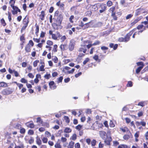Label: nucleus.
Instances as JSON below:
<instances>
[{"mask_svg": "<svg viewBox=\"0 0 148 148\" xmlns=\"http://www.w3.org/2000/svg\"><path fill=\"white\" fill-rule=\"evenodd\" d=\"M13 89L9 87L3 89L1 92V93L3 95H8L12 93Z\"/></svg>", "mask_w": 148, "mask_h": 148, "instance_id": "obj_1", "label": "nucleus"}, {"mask_svg": "<svg viewBox=\"0 0 148 148\" xmlns=\"http://www.w3.org/2000/svg\"><path fill=\"white\" fill-rule=\"evenodd\" d=\"M15 1H14L12 4H10L11 7L13 9V10L12 11V14L14 15L16 14L17 13V12H21L20 10L18 8L14 5Z\"/></svg>", "mask_w": 148, "mask_h": 148, "instance_id": "obj_2", "label": "nucleus"}, {"mask_svg": "<svg viewBox=\"0 0 148 148\" xmlns=\"http://www.w3.org/2000/svg\"><path fill=\"white\" fill-rule=\"evenodd\" d=\"M62 16L61 14H59L56 20V22L57 23H54V24L56 26H59L60 28H61L62 27L60 25L61 23L62 20Z\"/></svg>", "mask_w": 148, "mask_h": 148, "instance_id": "obj_3", "label": "nucleus"}, {"mask_svg": "<svg viewBox=\"0 0 148 148\" xmlns=\"http://www.w3.org/2000/svg\"><path fill=\"white\" fill-rule=\"evenodd\" d=\"M142 12L145 13L146 12L145 11V9L143 8H138L136 10L135 16H137L140 14Z\"/></svg>", "mask_w": 148, "mask_h": 148, "instance_id": "obj_4", "label": "nucleus"}, {"mask_svg": "<svg viewBox=\"0 0 148 148\" xmlns=\"http://www.w3.org/2000/svg\"><path fill=\"white\" fill-rule=\"evenodd\" d=\"M99 134L103 140H105L108 138L107 134L104 131H100L99 132Z\"/></svg>", "mask_w": 148, "mask_h": 148, "instance_id": "obj_5", "label": "nucleus"}, {"mask_svg": "<svg viewBox=\"0 0 148 148\" xmlns=\"http://www.w3.org/2000/svg\"><path fill=\"white\" fill-rule=\"evenodd\" d=\"M75 45V43L73 40H70L69 46V49L70 51H72L73 50Z\"/></svg>", "mask_w": 148, "mask_h": 148, "instance_id": "obj_6", "label": "nucleus"}, {"mask_svg": "<svg viewBox=\"0 0 148 148\" xmlns=\"http://www.w3.org/2000/svg\"><path fill=\"white\" fill-rule=\"evenodd\" d=\"M105 140L104 142L107 145H110V143L112 141V138L111 136L108 137L107 139Z\"/></svg>", "mask_w": 148, "mask_h": 148, "instance_id": "obj_7", "label": "nucleus"}, {"mask_svg": "<svg viewBox=\"0 0 148 148\" xmlns=\"http://www.w3.org/2000/svg\"><path fill=\"white\" fill-rule=\"evenodd\" d=\"M82 47L79 48V51L80 52H83L84 53H85L86 51V45H82Z\"/></svg>", "mask_w": 148, "mask_h": 148, "instance_id": "obj_8", "label": "nucleus"}, {"mask_svg": "<svg viewBox=\"0 0 148 148\" xmlns=\"http://www.w3.org/2000/svg\"><path fill=\"white\" fill-rule=\"evenodd\" d=\"M100 6L101 9L99 10V12L100 13H102L106 10V6L105 4H102Z\"/></svg>", "mask_w": 148, "mask_h": 148, "instance_id": "obj_9", "label": "nucleus"}, {"mask_svg": "<svg viewBox=\"0 0 148 148\" xmlns=\"http://www.w3.org/2000/svg\"><path fill=\"white\" fill-rule=\"evenodd\" d=\"M103 25V23L101 22H98L92 26L94 27H101Z\"/></svg>", "mask_w": 148, "mask_h": 148, "instance_id": "obj_10", "label": "nucleus"}, {"mask_svg": "<svg viewBox=\"0 0 148 148\" xmlns=\"http://www.w3.org/2000/svg\"><path fill=\"white\" fill-rule=\"evenodd\" d=\"M118 41L120 42H127L128 41V38H126L125 37V38L121 37L119 38L118 39Z\"/></svg>", "mask_w": 148, "mask_h": 148, "instance_id": "obj_11", "label": "nucleus"}, {"mask_svg": "<svg viewBox=\"0 0 148 148\" xmlns=\"http://www.w3.org/2000/svg\"><path fill=\"white\" fill-rule=\"evenodd\" d=\"M147 104L146 101H142L138 103L137 105L142 107L144 106L145 105Z\"/></svg>", "mask_w": 148, "mask_h": 148, "instance_id": "obj_12", "label": "nucleus"}, {"mask_svg": "<svg viewBox=\"0 0 148 148\" xmlns=\"http://www.w3.org/2000/svg\"><path fill=\"white\" fill-rule=\"evenodd\" d=\"M45 16V12L44 11H42L41 12V14L40 15V19L42 21L44 20Z\"/></svg>", "mask_w": 148, "mask_h": 148, "instance_id": "obj_13", "label": "nucleus"}, {"mask_svg": "<svg viewBox=\"0 0 148 148\" xmlns=\"http://www.w3.org/2000/svg\"><path fill=\"white\" fill-rule=\"evenodd\" d=\"M67 45L66 44L62 45L60 46V47L61 50H65L67 49Z\"/></svg>", "mask_w": 148, "mask_h": 148, "instance_id": "obj_14", "label": "nucleus"}, {"mask_svg": "<svg viewBox=\"0 0 148 148\" xmlns=\"http://www.w3.org/2000/svg\"><path fill=\"white\" fill-rule=\"evenodd\" d=\"M8 86L7 84L4 82H0V87H7Z\"/></svg>", "mask_w": 148, "mask_h": 148, "instance_id": "obj_15", "label": "nucleus"}, {"mask_svg": "<svg viewBox=\"0 0 148 148\" xmlns=\"http://www.w3.org/2000/svg\"><path fill=\"white\" fill-rule=\"evenodd\" d=\"M74 144V142L71 141L69 143V145L68 146V148H73Z\"/></svg>", "mask_w": 148, "mask_h": 148, "instance_id": "obj_16", "label": "nucleus"}, {"mask_svg": "<svg viewBox=\"0 0 148 148\" xmlns=\"http://www.w3.org/2000/svg\"><path fill=\"white\" fill-rule=\"evenodd\" d=\"M143 68V66H139L136 70V74H138L142 69Z\"/></svg>", "mask_w": 148, "mask_h": 148, "instance_id": "obj_17", "label": "nucleus"}, {"mask_svg": "<svg viewBox=\"0 0 148 148\" xmlns=\"http://www.w3.org/2000/svg\"><path fill=\"white\" fill-rule=\"evenodd\" d=\"M27 126L31 128H33L34 127V124L33 123L28 122L27 123Z\"/></svg>", "mask_w": 148, "mask_h": 148, "instance_id": "obj_18", "label": "nucleus"}, {"mask_svg": "<svg viewBox=\"0 0 148 148\" xmlns=\"http://www.w3.org/2000/svg\"><path fill=\"white\" fill-rule=\"evenodd\" d=\"M30 48L29 44H27L25 47V50L26 52H28L30 51Z\"/></svg>", "mask_w": 148, "mask_h": 148, "instance_id": "obj_19", "label": "nucleus"}, {"mask_svg": "<svg viewBox=\"0 0 148 148\" xmlns=\"http://www.w3.org/2000/svg\"><path fill=\"white\" fill-rule=\"evenodd\" d=\"M92 23V21L88 23H85L84 25V28H87L89 27V26H91V25H90V24Z\"/></svg>", "mask_w": 148, "mask_h": 148, "instance_id": "obj_20", "label": "nucleus"}, {"mask_svg": "<svg viewBox=\"0 0 148 148\" xmlns=\"http://www.w3.org/2000/svg\"><path fill=\"white\" fill-rule=\"evenodd\" d=\"M71 132V130L68 127H66L64 130V132L66 133H69Z\"/></svg>", "mask_w": 148, "mask_h": 148, "instance_id": "obj_21", "label": "nucleus"}, {"mask_svg": "<svg viewBox=\"0 0 148 148\" xmlns=\"http://www.w3.org/2000/svg\"><path fill=\"white\" fill-rule=\"evenodd\" d=\"M1 24L4 26H5L6 25V23L3 18H2L1 20Z\"/></svg>", "mask_w": 148, "mask_h": 148, "instance_id": "obj_22", "label": "nucleus"}, {"mask_svg": "<svg viewBox=\"0 0 148 148\" xmlns=\"http://www.w3.org/2000/svg\"><path fill=\"white\" fill-rule=\"evenodd\" d=\"M36 142L37 144L39 145L41 144V141L39 138H37Z\"/></svg>", "mask_w": 148, "mask_h": 148, "instance_id": "obj_23", "label": "nucleus"}, {"mask_svg": "<svg viewBox=\"0 0 148 148\" xmlns=\"http://www.w3.org/2000/svg\"><path fill=\"white\" fill-rule=\"evenodd\" d=\"M77 138V135L75 134H74L72 136L70 137V139L73 140H75Z\"/></svg>", "mask_w": 148, "mask_h": 148, "instance_id": "obj_24", "label": "nucleus"}, {"mask_svg": "<svg viewBox=\"0 0 148 148\" xmlns=\"http://www.w3.org/2000/svg\"><path fill=\"white\" fill-rule=\"evenodd\" d=\"M136 64L137 66H143V67L144 66V65L143 63L142 62H137Z\"/></svg>", "mask_w": 148, "mask_h": 148, "instance_id": "obj_25", "label": "nucleus"}, {"mask_svg": "<svg viewBox=\"0 0 148 148\" xmlns=\"http://www.w3.org/2000/svg\"><path fill=\"white\" fill-rule=\"evenodd\" d=\"M97 141L93 139L91 141V144L92 146H94L96 143Z\"/></svg>", "mask_w": 148, "mask_h": 148, "instance_id": "obj_26", "label": "nucleus"}, {"mask_svg": "<svg viewBox=\"0 0 148 148\" xmlns=\"http://www.w3.org/2000/svg\"><path fill=\"white\" fill-rule=\"evenodd\" d=\"M52 59L54 63H56L57 62L58 58L56 56H54L52 57Z\"/></svg>", "mask_w": 148, "mask_h": 148, "instance_id": "obj_27", "label": "nucleus"}, {"mask_svg": "<svg viewBox=\"0 0 148 148\" xmlns=\"http://www.w3.org/2000/svg\"><path fill=\"white\" fill-rule=\"evenodd\" d=\"M26 16L25 18L23 20V22L24 23H28L29 21H28V18H27Z\"/></svg>", "mask_w": 148, "mask_h": 148, "instance_id": "obj_28", "label": "nucleus"}, {"mask_svg": "<svg viewBox=\"0 0 148 148\" xmlns=\"http://www.w3.org/2000/svg\"><path fill=\"white\" fill-rule=\"evenodd\" d=\"M89 60L90 59L89 58H86L83 62V64L84 65L86 64Z\"/></svg>", "mask_w": 148, "mask_h": 148, "instance_id": "obj_29", "label": "nucleus"}, {"mask_svg": "<svg viewBox=\"0 0 148 148\" xmlns=\"http://www.w3.org/2000/svg\"><path fill=\"white\" fill-rule=\"evenodd\" d=\"M36 34L37 35L39 31V27L38 25H36Z\"/></svg>", "mask_w": 148, "mask_h": 148, "instance_id": "obj_30", "label": "nucleus"}, {"mask_svg": "<svg viewBox=\"0 0 148 148\" xmlns=\"http://www.w3.org/2000/svg\"><path fill=\"white\" fill-rule=\"evenodd\" d=\"M64 119L66 121V122L67 123H69L70 122V120L69 117L67 116H64Z\"/></svg>", "mask_w": 148, "mask_h": 148, "instance_id": "obj_31", "label": "nucleus"}, {"mask_svg": "<svg viewBox=\"0 0 148 148\" xmlns=\"http://www.w3.org/2000/svg\"><path fill=\"white\" fill-rule=\"evenodd\" d=\"M132 82L131 81L128 82V83L127 84V87H131L132 86Z\"/></svg>", "mask_w": 148, "mask_h": 148, "instance_id": "obj_32", "label": "nucleus"}, {"mask_svg": "<svg viewBox=\"0 0 148 148\" xmlns=\"http://www.w3.org/2000/svg\"><path fill=\"white\" fill-rule=\"evenodd\" d=\"M45 65H42L40 67V70L41 71H45V69H44Z\"/></svg>", "mask_w": 148, "mask_h": 148, "instance_id": "obj_33", "label": "nucleus"}, {"mask_svg": "<svg viewBox=\"0 0 148 148\" xmlns=\"http://www.w3.org/2000/svg\"><path fill=\"white\" fill-rule=\"evenodd\" d=\"M39 62L38 60H36L34 61L33 62V66L34 67H36L37 65V64L38 62Z\"/></svg>", "mask_w": 148, "mask_h": 148, "instance_id": "obj_34", "label": "nucleus"}, {"mask_svg": "<svg viewBox=\"0 0 148 148\" xmlns=\"http://www.w3.org/2000/svg\"><path fill=\"white\" fill-rule=\"evenodd\" d=\"M82 126L80 125H78L75 127V129L77 130H79L81 129Z\"/></svg>", "mask_w": 148, "mask_h": 148, "instance_id": "obj_35", "label": "nucleus"}, {"mask_svg": "<svg viewBox=\"0 0 148 148\" xmlns=\"http://www.w3.org/2000/svg\"><path fill=\"white\" fill-rule=\"evenodd\" d=\"M21 82L23 83H27V81L24 78H22L21 80Z\"/></svg>", "mask_w": 148, "mask_h": 148, "instance_id": "obj_36", "label": "nucleus"}, {"mask_svg": "<svg viewBox=\"0 0 148 148\" xmlns=\"http://www.w3.org/2000/svg\"><path fill=\"white\" fill-rule=\"evenodd\" d=\"M96 123L98 124V127H99L101 128L103 126V125L101 123H98V121H96Z\"/></svg>", "mask_w": 148, "mask_h": 148, "instance_id": "obj_37", "label": "nucleus"}, {"mask_svg": "<svg viewBox=\"0 0 148 148\" xmlns=\"http://www.w3.org/2000/svg\"><path fill=\"white\" fill-rule=\"evenodd\" d=\"M47 45H48L49 46H51L53 44V42L50 40H48L47 41Z\"/></svg>", "mask_w": 148, "mask_h": 148, "instance_id": "obj_38", "label": "nucleus"}, {"mask_svg": "<svg viewBox=\"0 0 148 148\" xmlns=\"http://www.w3.org/2000/svg\"><path fill=\"white\" fill-rule=\"evenodd\" d=\"M63 77L62 76H60L59 77V78H58V83H59L60 82H61L62 81V80L63 79Z\"/></svg>", "mask_w": 148, "mask_h": 148, "instance_id": "obj_39", "label": "nucleus"}, {"mask_svg": "<svg viewBox=\"0 0 148 148\" xmlns=\"http://www.w3.org/2000/svg\"><path fill=\"white\" fill-rule=\"evenodd\" d=\"M55 148H61V147L60 144L56 143L55 144Z\"/></svg>", "mask_w": 148, "mask_h": 148, "instance_id": "obj_40", "label": "nucleus"}, {"mask_svg": "<svg viewBox=\"0 0 148 148\" xmlns=\"http://www.w3.org/2000/svg\"><path fill=\"white\" fill-rule=\"evenodd\" d=\"M96 119L98 121H100L101 120V119L102 118V117L101 116H99L98 115H97L95 117Z\"/></svg>", "mask_w": 148, "mask_h": 148, "instance_id": "obj_41", "label": "nucleus"}, {"mask_svg": "<svg viewBox=\"0 0 148 148\" xmlns=\"http://www.w3.org/2000/svg\"><path fill=\"white\" fill-rule=\"evenodd\" d=\"M130 138L129 135H125L123 136V138L125 140H128Z\"/></svg>", "mask_w": 148, "mask_h": 148, "instance_id": "obj_42", "label": "nucleus"}, {"mask_svg": "<svg viewBox=\"0 0 148 148\" xmlns=\"http://www.w3.org/2000/svg\"><path fill=\"white\" fill-rule=\"evenodd\" d=\"M91 142V140L89 138H87L86 139V142L88 145H90V144Z\"/></svg>", "mask_w": 148, "mask_h": 148, "instance_id": "obj_43", "label": "nucleus"}, {"mask_svg": "<svg viewBox=\"0 0 148 148\" xmlns=\"http://www.w3.org/2000/svg\"><path fill=\"white\" fill-rule=\"evenodd\" d=\"M75 69L74 68L72 69L71 70L67 71L69 74H72L74 72Z\"/></svg>", "mask_w": 148, "mask_h": 148, "instance_id": "obj_44", "label": "nucleus"}, {"mask_svg": "<svg viewBox=\"0 0 148 148\" xmlns=\"http://www.w3.org/2000/svg\"><path fill=\"white\" fill-rule=\"evenodd\" d=\"M25 129L24 128H21L20 129V132L21 134H24L25 132Z\"/></svg>", "mask_w": 148, "mask_h": 148, "instance_id": "obj_45", "label": "nucleus"}, {"mask_svg": "<svg viewBox=\"0 0 148 148\" xmlns=\"http://www.w3.org/2000/svg\"><path fill=\"white\" fill-rule=\"evenodd\" d=\"M75 148H80V145L79 143H77L75 145Z\"/></svg>", "mask_w": 148, "mask_h": 148, "instance_id": "obj_46", "label": "nucleus"}, {"mask_svg": "<svg viewBox=\"0 0 148 148\" xmlns=\"http://www.w3.org/2000/svg\"><path fill=\"white\" fill-rule=\"evenodd\" d=\"M131 35V34L130 33V32L128 33L125 36L126 38H128V41H129L130 40V36Z\"/></svg>", "mask_w": 148, "mask_h": 148, "instance_id": "obj_47", "label": "nucleus"}, {"mask_svg": "<svg viewBox=\"0 0 148 148\" xmlns=\"http://www.w3.org/2000/svg\"><path fill=\"white\" fill-rule=\"evenodd\" d=\"M34 132L33 131L31 130H29L28 132V134L29 135H33V134Z\"/></svg>", "mask_w": 148, "mask_h": 148, "instance_id": "obj_48", "label": "nucleus"}, {"mask_svg": "<svg viewBox=\"0 0 148 148\" xmlns=\"http://www.w3.org/2000/svg\"><path fill=\"white\" fill-rule=\"evenodd\" d=\"M57 45H54V47H53V51L54 52H57Z\"/></svg>", "mask_w": 148, "mask_h": 148, "instance_id": "obj_49", "label": "nucleus"}, {"mask_svg": "<svg viewBox=\"0 0 148 148\" xmlns=\"http://www.w3.org/2000/svg\"><path fill=\"white\" fill-rule=\"evenodd\" d=\"M133 16V15L131 14L128 15L126 17V19H128L131 18Z\"/></svg>", "mask_w": 148, "mask_h": 148, "instance_id": "obj_50", "label": "nucleus"}, {"mask_svg": "<svg viewBox=\"0 0 148 148\" xmlns=\"http://www.w3.org/2000/svg\"><path fill=\"white\" fill-rule=\"evenodd\" d=\"M93 58L95 61H97L98 60V56L97 55H95L93 57Z\"/></svg>", "mask_w": 148, "mask_h": 148, "instance_id": "obj_51", "label": "nucleus"}, {"mask_svg": "<svg viewBox=\"0 0 148 148\" xmlns=\"http://www.w3.org/2000/svg\"><path fill=\"white\" fill-rule=\"evenodd\" d=\"M47 140H48L47 138L45 137L43 138L42 139L43 142L44 143H47Z\"/></svg>", "mask_w": 148, "mask_h": 148, "instance_id": "obj_52", "label": "nucleus"}, {"mask_svg": "<svg viewBox=\"0 0 148 148\" xmlns=\"http://www.w3.org/2000/svg\"><path fill=\"white\" fill-rule=\"evenodd\" d=\"M45 32L42 31L40 34V37L41 38H43L45 36Z\"/></svg>", "mask_w": 148, "mask_h": 148, "instance_id": "obj_53", "label": "nucleus"}, {"mask_svg": "<svg viewBox=\"0 0 148 148\" xmlns=\"http://www.w3.org/2000/svg\"><path fill=\"white\" fill-rule=\"evenodd\" d=\"M23 8L24 11H27V6L25 3H24L23 5Z\"/></svg>", "mask_w": 148, "mask_h": 148, "instance_id": "obj_54", "label": "nucleus"}, {"mask_svg": "<svg viewBox=\"0 0 148 148\" xmlns=\"http://www.w3.org/2000/svg\"><path fill=\"white\" fill-rule=\"evenodd\" d=\"M42 121L40 117H38L37 119V122H39L40 123H41L42 122Z\"/></svg>", "mask_w": 148, "mask_h": 148, "instance_id": "obj_55", "label": "nucleus"}, {"mask_svg": "<svg viewBox=\"0 0 148 148\" xmlns=\"http://www.w3.org/2000/svg\"><path fill=\"white\" fill-rule=\"evenodd\" d=\"M143 27V25H138L137 27V29L138 30H140Z\"/></svg>", "mask_w": 148, "mask_h": 148, "instance_id": "obj_56", "label": "nucleus"}, {"mask_svg": "<svg viewBox=\"0 0 148 148\" xmlns=\"http://www.w3.org/2000/svg\"><path fill=\"white\" fill-rule=\"evenodd\" d=\"M112 2L111 1H108L107 2V5L108 6L110 7L112 5Z\"/></svg>", "mask_w": 148, "mask_h": 148, "instance_id": "obj_57", "label": "nucleus"}, {"mask_svg": "<svg viewBox=\"0 0 148 148\" xmlns=\"http://www.w3.org/2000/svg\"><path fill=\"white\" fill-rule=\"evenodd\" d=\"M115 7L114 6H112V7L110 9L109 11L110 12L111 11V12H114L115 10Z\"/></svg>", "mask_w": 148, "mask_h": 148, "instance_id": "obj_58", "label": "nucleus"}, {"mask_svg": "<svg viewBox=\"0 0 148 148\" xmlns=\"http://www.w3.org/2000/svg\"><path fill=\"white\" fill-rule=\"evenodd\" d=\"M101 49L102 50H108V48L105 46H102L101 47Z\"/></svg>", "mask_w": 148, "mask_h": 148, "instance_id": "obj_59", "label": "nucleus"}, {"mask_svg": "<svg viewBox=\"0 0 148 148\" xmlns=\"http://www.w3.org/2000/svg\"><path fill=\"white\" fill-rule=\"evenodd\" d=\"M44 77L46 79H48L50 77V74H46L44 76Z\"/></svg>", "mask_w": 148, "mask_h": 148, "instance_id": "obj_60", "label": "nucleus"}, {"mask_svg": "<svg viewBox=\"0 0 148 148\" xmlns=\"http://www.w3.org/2000/svg\"><path fill=\"white\" fill-rule=\"evenodd\" d=\"M82 74V73L81 72H80L79 73L76 74L75 75V77L76 78H77L78 77H79V76L81 75Z\"/></svg>", "mask_w": 148, "mask_h": 148, "instance_id": "obj_61", "label": "nucleus"}, {"mask_svg": "<svg viewBox=\"0 0 148 148\" xmlns=\"http://www.w3.org/2000/svg\"><path fill=\"white\" fill-rule=\"evenodd\" d=\"M92 13V12L90 11H88L86 12V15L89 16H90L91 15Z\"/></svg>", "mask_w": 148, "mask_h": 148, "instance_id": "obj_62", "label": "nucleus"}, {"mask_svg": "<svg viewBox=\"0 0 148 148\" xmlns=\"http://www.w3.org/2000/svg\"><path fill=\"white\" fill-rule=\"evenodd\" d=\"M70 79L69 77H68L64 79V82L66 83H68L70 81Z\"/></svg>", "mask_w": 148, "mask_h": 148, "instance_id": "obj_63", "label": "nucleus"}, {"mask_svg": "<svg viewBox=\"0 0 148 148\" xmlns=\"http://www.w3.org/2000/svg\"><path fill=\"white\" fill-rule=\"evenodd\" d=\"M53 10H54L53 7L52 6L51 7H50V8L49 10V12L50 13H52L53 12Z\"/></svg>", "mask_w": 148, "mask_h": 148, "instance_id": "obj_64", "label": "nucleus"}]
</instances>
